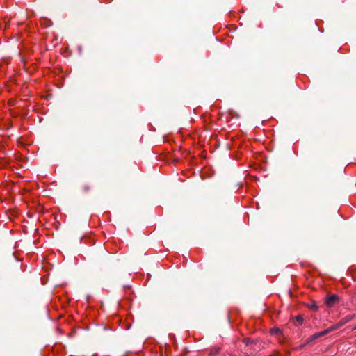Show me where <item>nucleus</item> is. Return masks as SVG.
<instances>
[{
    "instance_id": "f257e3e1",
    "label": "nucleus",
    "mask_w": 356,
    "mask_h": 356,
    "mask_svg": "<svg viewBox=\"0 0 356 356\" xmlns=\"http://www.w3.org/2000/svg\"><path fill=\"white\" fill-rule=\"evenodd\" d=\"M339 300V298L336 294H332L328 296L325 300V304L327 307H333Z\"/></svg>"
},
{
    "instance_id": "f03ea898",
    "label": "nucleus",
    "mask_w": 356,
    "mask_h": 356,
    "mask_svg": "<svg viewBox=\"0 0 356 356\" xmlns=\"http://www.w3.org/2000/svg\"><path fill=\"white\" fill-rule=\"evenodd\" d=\"M355 314L347 315L337 323V327H341L350 321L354 317Z\"/></svg>"
},
{
    "instance_id": "7ed1b4c3",
    "label": "nucleus",
    "mask_w": 356,
    "mask_h": 356,
    "mask_svg": "<svg viewBox=\"0 0 356 356\" xmlns=\"http://www.w3.org/2000/svg\"><path fill=\"white\" fill-rule=\"evenodd\" d=\"M320 337H321L320 332H318V333H316V334H313L312 336H311L309 338H308L306 340L305 344L309 343L310 342L313 341L314 340L318 339Z\"/></svg>"
},
{
    "instance_id": "20e7f679",
    "label": "nucleus",
    "mask_w": 356,
    "mask_h": 356,
    "mask_svg": "<svg viewBox=\"0 0 356 356\" xmlns=\"http://www.w3.org/2000/svg\"><path fill=\"white\" fill-rule=\"evenodd\" d=\"M271 333L275 334H278L282 333V330L278 327H274L271 330Z\"/></svg>"
},
{
    "instance_id": "39448f33",
    "label": "nucleus",
    "mask_w": 356,
    "mask_h": 356,
    "mask_svg": "<svg viewBox=\"0 0 356 356\" xmlns=\"http://www.w3.org/2000/svg\"><path fill=\"white\" fill-rule=\"evenodd\" d=\"M296 319L300 324H302L303 323V318L302 316H297Z\"/></svg>"
},
{
    "instance_id": "423d86ee",
    "label": "nucleus",
    "mask_w": 356,
    "mask_h": 356,
    "mask_svg": "<svg viewBox=\"0 0 356 356\" xmlns=\"http://www.w3.org/2000/svg\"><path fill=\"white\" fill-rule=\"evenodd\" d=\"M218 352H219V349L216 348L215 350L211 351L210 355L211 356H214V355H217L218 353Z\"/></svg>"
},
{
    "instance_id": "0eeeda50",
    "label": "nucleus",
    "mask_w": 356,
    "mask_h": 356,
    "mask_svg": "<svg viewBox=\"0 0 356 356\" xmlns=\"http://www.w3.org/2000/svg\"><path fill=\"white\" fill-rule=\"evenodd\" d=\"M338 327H337V324H336V325H333V326L330 327H329V328H327V329H328V330H329V332H332V331H333V330H336V329H337V328H338Z\"/></svg>"
},
{
    "instance_id": "6e6552de",
    "label": "nucleus",
    "mask_w": 356,
    "mask_h": 356,
    "mask_svg": "<svg viewBox=\"0 0 356 356\" xmlns=\"http://www.w3.org/2000/svg\"><path fill=\"white\" fill-rule=\"evenodd\" d=\"M330 333L328 329H326L322 332H320L321 336L323 337L327 334Z\"/></svg>"
},
{
    "instance_id": "1a4fd4ad",
    "label": "nucleus",
    "mask_w": 356,
    "mask_h": 356,
    "mask_svg": "<svg viewBox=\"0 0 356 356\" xmlns=\"http://www.w3.org/2000/svg\"><path fill=\"white\" fill-rule=\"evenodd\" d=\"M88 189H89V188H88V186H86V187H85V190H86V191H88Z\"/></svg>"
},
{
    "instance_id": "9d476101",
    "label": "nucleus",
    "mask_w": 356,
    "mask_h": 356,
    "mask_svg": "<svg viewBox=\"0 0 356 356\" xmlns=\"http://www.w3.org/2000/svg\"><path fill=\"white\" fill-rule=\"evenodd\" d=\"M353 330H356V325L353 327Z\"/></svg>"
}]
</instances>
